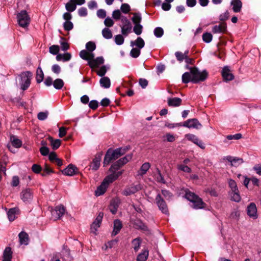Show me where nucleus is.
<instances>
[{"instance_id":"nucleus-57","label":"nucleus","mask_w":261,"mask_h":261,"mask_svg":"<svg viewBox=\"0 0 261 261\" xmlns=\"http://www.w3.org/2000/svg\"><path fill=\"white\" fill-rule=\"evenodd\" d=\"M104 24L107 27H111L114 25V22L111 17H108L105 19Z\"/></svg>"},{"instance_id":"nucleus-3","label":"nucleus","mask_w":261,"mask_h":261,"mask_svg":"<svg viewBox=\"0 0 261 261\" xmlns=\"http://www.w3.org/2000/svg\"><path fill=\"white\" fill-rule=\"evenodd\" d=\"M80 57L88 61V65L92 68L97 67L104 62V59L102 57H99L94 58V54L93 53H88L85 50H82L80 52Z\"/></svg>"},{"instance_id":"nucleus-50","label":"nucleus","mask_w":261,"mask_h":261,"mask_svg":"<svg viewBox=\"0 0 261 261\" xmlns=\"http://www.w3.org/2000/svg\"><path fill=\"white\" fill-rule=\"evenodd\" d=\"M163 34L164 30L162 28L157 27L154 30V34L158 38L161 37L163 35Z\"/></svg>"},{"instance_id":"nucleus-13","label":"nucleus","mask_w":261,"mask_h":261,"mask_svg":"<svg viewBox=\"0 0 261 261\" xmlns=\"http://www.w3.org/2000/svg\"><path fill=\"white\" fill-rule=\"evenodd\" d=\"M103 216V214L102 213H99L95 221L91 225L90 230L91 233H93L94 234H96L97 228L100 226V224L101 222Z\"/></svg>"},{"instance_id":"nucleus-25","label":"nucleus","mask_w":261,"mask_h":261,"mask_svg":"<svg viewBox=\"0 0 261 261\" xmlns=\"http://www.w3.org/2000/svg\"><path fill=\"white\" fill-rule=\"evenodd\" d=\"M230 5L232 6V10L234 12L238 13L241 11L242 3L240 0H231Z\"/></svg>"},{"instance_id":"nucleus-33","label":"nucleus","mask_w":261,"mask_h":261,"mask_svg":"<svg viewBox=\"0 0 261 261\" xmlns=\"http://www.w3.org/2000/svg\"><path fill=\"white\" fill-rule=\"evenodd\" d=\"M18 211V208L16 207L10 208L8 211L7 215L9 221H13L15 219L16 214Z\"/></svg>"},{"instance_id":"nucleus-21","label":"nucleus","mask_w":261,"mask_h":261,"mask_svg":"<svg viewBox=\"0 0 261 261\" xmlns=\"http://www.w3.org/2000/svg\"><path fill=\"white\" fill-rule=\"evenodd\" d=\"M120 203V200L118 198H114L111 201L109 209L112 214H115L117 213Z\"/></svg>"},{"instance_id":"nucleus-27","label":"nucleus","mask_w":261,"mask_h":261,"mask_svg":"<svg viewBox=\"0 0 261 261\" xmlns=\"http://www.w3.org/2000/svg\"><path fill=\"white\" fill-rule=\"evenodd\" d=\"M122 227L121 222L119 220H115L114 222V229L112 232V235L115 236L117 235Z\"/></svg>"},{"instance_id":"nucleus-47","label":"nucleus","mask_w":261,"mask_h":261,"mask_svg":"<svg viewBox=\"0 0 261 261\" xmlns=\"http://www.w3.org/2000/svg\"><path fill=\"white\" fill-rule=\"evenodd\" d=\"M213 38V36L210 33H205L202 35V39L204 42L210 43Z\"/></svg>"},{"instance_id":"nucleus-10","label":"nucleus","mask_w":261,"mask_h":261,"mask_svg":"<svg viewBox=\"0 0 261 261\" xmlns=\"http://www.w3.org/2000/svg\"><path fill=\"white\" fill-rule=\"evenodd\" d=\"M21 200L26 203H30L33 198V192L32 189L27 188L23 190L20 194Z\"/></svg>"},{"instance_id":"nucleus-51","label":"nucleus","mask_w":261,"mask_h":261,"mask_svg":"<svg viewBox=\"0 0 261 261\" xmlns=\"http://www.w3.org/2000/svg\"><path fill=\"white\" fill-rule=\"evenodd\" d=\"M59 46L57 45H53L49 47V51L53 55H57L59 51Z\"/></svg>"},{"instance_id":"nucleus-9","label":"nucleus","mask_w":261,"mask_h":261,"mask_svg":"<svg viewBox=\"0 0 261 261\" xmlns=\"http://www.w3.org/2000/svg\"><path fill=\"white\" fill-rule=\"evenodd\" d=\"M155 200L159 210L161 211L163 213L166 215H169V213L167 203L160 194H159L156 195Z\"/></svg>"},{"instance_id":"nucleus-31","label":"nucleus","mask_w":261,"mask_h":261,"mask_svg":"<svg viewBox=\"0 0 261 261\" xmlns=\"http://www.w3.org/2000/svg\"><path fill=\"white\" fill-rule=\"evenodd\" d=\"M130 45L132 47L136 46L138 48L141 49L144 46L145 42L142 38L138 37L136 41L130 42Z\"/></svg>"},{"instance_id":"nucleus-30","label":"nucleus","mask_w":261,"mask_h":261,"mask_svg":"<svg viewBox=\"0 0 261 261\" xmlns=\"http://www.w3.org/2000/svg\"><path fill=\"white\" fill-rule=\"evenodd\" d=\"M108 185L106 184L104 181L97 188L95 191V195L97 196H100L105 193L108 188Z\"/></svg>"},{"instance_id":"nucleus-63","label":"nucleus","mask_w":261,"mask_h":261,"mask_svg":"<svg viewBox=\"0 0 261 261\" xmlns=\"http://www.w3.org/2000/svg\"><path fill=\"white\" fill-rule=\"evenodd\" d=\"M78 14L80 16H86L87 15V10L85 7H82L78 10Z\"/></svg>"},{"instance_id":"nucleus-48","label":"nucleus","mask_w":261,"mask_h":261,"mask_svg":"<svg viewBox=\"0 0 261 261\" xmlns=\"http://www.w3.org/2000/svg\"><path fill=\"white\" fill-rule=\"evenodd\" d=\"M135 26L133 29L134 33L137 35H140L142 32L143 27L140 24H135Z\"/></svg>"},{"instance_id":"nucleus-38","label":"nucleus","mask_w":261,"mask_h":261,"mask_svg":"<svg viewBox=\"0 0 261 261\" xmlns=\"http://www.w3.org/2000/svg\"><path fill=\"white\" fill-rule=\"evenodd\" d=\"M132 26L130 22H128V24L124 25L121 27L122 34L125 36H127L130 32Z\"/></svg>"},{"instance_id":"nucleus-60","label":"nucleus","mask_w":261,"mask_h":261,"mask_svg":"<svg viewBox=\"0 0 261 261\" xmlns=\"http://www.w3.org/2000/svg\"><path fill=\"white\" fill-rule=\"evenodd\" d=\"M51 70L54 73L58 74L61 72V67L58 64H54L51 67Z\"/></svg>"},{"instance_id":"nucleus-20","label":"nucleus","mask_w":261,"mask_h":261,"mask_svg":"<svg viewBox=\"0 0 261 261\" xmlns=\"http://www.w3.org/2000/svg\"><path fill=\"white\" fill-rule=\"evenodd\" d=\"M227 31V25L225 23L222 22L219 25H216L212 28V32L215 34H224Z\"/></svg>"},{"instance_id":"nucleus-12","label":"nucleus","mask_w":261,"mask_h":261,"mask_svg":"<svg viewBox=\"0 0 261 261\" xmlns=\"http://www.w3.org/2000/svg\"><path fill=\"white\" fill-rule=\"evenodd\" d=\"M10 141L11 144H8L7 146L11 152L15 153V150L13 149V147L15 148H20L22 145V141L15 136L11 137Z\"/></svg>"},{"instance_id":"nucleus-35","label":"nucleus","mask_w":261,"mask_h":261,"mask_svg":"<svg viewBox=\"0 0 261 261\" xmlns=\"http://www.w3.org/2000/svg\"><path fill=\"white\" fill-rule=\"evenodd\" d=\"M44 73L40 67H38L36 71V79L38 83H40L43 80Z\"/></svg>"},{"instance_id":"nucleus-53","label":"nucleus","mask_w":261,"mask_h":261,"mask_svg":"<svg viewBox=\"0 0 261 261\" xmlns=\"http://www.w3.org/2000/svg\"><path fill=\"white\" fill-rule=\"evenodd\" d=\"M63 27L66 31H70L73 28V24L70 21H66L63 24Z\"/></svg>"},{"instance_id":"nucleus-42","label":"nucleus","mask_w":261,"mask_h":261,"mask_svg":"<svg viewBox=\"0 0 261 261\" xmlns=\"http://www.w3.org/2000/svg\"><path fill=\"white\" fill-rule=\"evenodd\" d=\"M102 35L107 39H111L113 36L111 31L108 28H105L102 30Z\"/></svg>"},{"instance_id":"nucleus-55","label":"nucleus","mask_w":261,"mask_h":261,"mask_svg":"<svg viewBox=\"0 0 261 261\" xmlns=\"http://www.w3.org/2000/svg\"><path fill=\"white\" fill-rule=\"evenodd\" d=\"M177 168H178V169L181 170L186 173H190L191 172V168L185 165H183V164L178 165L177 166Z\"/></svg>"},{"instance_id":"nucleus-40","label":"nucleus","mask_w":261,"mask_h":261,"mask_svg":"<svg viewBox=\"0 0 261 261\" xmlns=\"http://www.w3.org/2000/svg\"><path fill=\"white\" fill-rule=\"evenodd\" d=\"M86 48L88 53H92L96 49L95 43L92 41H89L86 44Z\"/></svg>"},{"instance_id":"nucleus-45","label":"nucleus","mask_w":261,"mask_h":261,"mask_svg":"<svg viewBox=\"0 0 261 261\" xmlns=\"http://www.w3.org/2000/svg\"><path fill=\"white\" fill-rule=\"evenodd\" d=\"M51 173H54L53 170L51 169L47 164H45L43 171L41 173L42 176H45Z\"/></svg>"},{"instance_id":"nucleus-64","label":"nucleus","mask_w":261,"mask_h":261,"mask_svg":"<svg viewBox=\"0 0 261 261\" xmlns=\"http://www.w3.org/2000/svg\"><path fill=\"white\" fill-rule=\"evenodd\" d=\"M97 15L99 18H104L106 17V11L103 9H99L97 11Z\"/></svg>"},{"instance_id":"nucleus-18","label":"nucleus","mask_w":261,"mask_h":261,"mask_svg":"<svg viewBox=\"0 0 261 261\" xmlns=\"http://www.w3.org/2000/svg\"><path fill=\"white\" fill-rule=\"evenodd\" d=\"M185 137L189 141L192 142L201 149H204L205 146L202 142L195 135L188 134L186 135Z\"/></svg>"},{"instance_id":"nucleus-15","label":"nucleus","mask_w":261,"mask_h":261,"mask_svg":"<svg viewBox=\"0 0 261 261\" xmlns=\"http://www.w3.org/2000/svg\"><path fill=\"white\" fill-rule=\"evenodd\" d=\"M141 189L140 185H132L126 187L122 192V194L124 196H128L134 194Z\"/></svg>"},{"instance_id":"nucleus-26","label":"nucleus","mask_w":261,"mask_h":261,"mask_svg":"<svg viewBox=\"0 0 261 261\" xmlns=\"http://www.w3.org/2000/svg\"><path fill=\"white\" fill-rule=\"evenodd\" d=\"M182 100L178 97L168 98L167 99V103L170 107H178L181 103Z\"/></svg>"},{"instance_id":"nucleus-61","label":"nucleus","mask_w":261,"mask_h":261,"mask_svg":"<svg viewBox=\"0 0 261 261\" xmlns=\"http://www.w3.org/2000/svg\"><path fill=\"white\" fill-rule=\"evenodd\" d=\"M121 12L119 10H116L113 12L112 17L116 20H118L121 17Z\"/></svg>"},{"instance_id":"nucleus-28","label":"nucleus","mask_w":261,"mask_h":261,"mask_svg":"<svg viewBox=\"0 0 261 261\" xmlns=\"http://www.w3.org/2000/svg\"><path fill=\"white\" fill-rule=\"evenodd\" d=\"M12 258V252L9 247L6 248L3 253V261H11Z\"/></svg>"},{"instance_id":"nucleus-6","label":"nucleus","mask_w":261,"mask_h":261,"mask_svg":"<svg viewBox=\"0 0 261 261\" xmlns=\"http://www.w3.org/2000/svg\"><path fill=\"white\" fill-rule=\"evenodd\" d=\"M19 76L21 80L20 81L21 89L24 91L27 90L30 85L32 73L31 72L28 71L22 72Z\"/></svg>"},{"instance_id":"nucleus-41","label":"nucleus","mask_w":261,"mask_h":261,"mask_svg":"<svg viewBox=\"0 0 261 261\" xmlns=\"http://www.w3.org/2000/svg\"><path fill=\"white\" fill-rule=\"evenodd\" d=\"M150 167V165L149 163L146 162L144 163L140 168V173L139 174L143 175L147 172Z\"/></svg>"},{"instance_id":"nucleus-2","label":"nucleus","mask_w":261,"mask_h":261,"mask_svg":"<svg viewBox=\"0 0 261 261\" xmlns=\"http://www.w3.org/2000/svg\"><path fill=\"white\" fill-rule=\"evenodd\" d=\"M129 149L128 147H120L115 150L110 148L107 151L103 160V166L108 165L111 161L116 160L124 154Z\"/></svg>"},{"instance_id":"nucleus-24","label":"nucleus","mask_w":261,"mask_h":261,"mask_svg":"<svg viewBox=\"0 0 261 261\" xmlns=\"http://www.w3.org/2000/svg\"><path fill=\"white\" fill-rule=\"evenodd\" d=\"M222 74L225 81H231L234 79L233 75L230 72V70L228 67H225L223 69Z\"/></svg>"},{"instance_id":"nucleus-49","label":"nucleus","mask_w":261,"mask_h":261,"mask_svg":"<svg viewBox=\"0 0 261 261\" xmlns=\"http://www.w3.org/2000/svg\"><path fill=\"white\" fill-rule=\"evenodd\" d=\"M140 49L138 48H133L130 52V56L134 58L138 57L140 54Z\"/></svg>"},{"instance_id":"nucleus-46","label":"nucleus","mask_w":261,"mask_h":261,"mask_svg":"<svg viewBox=\"0 0 261 261\" xmlns=\"http://www.w3.org/2000/svg\"><path fill=\"white\" fill-rule=\"evenodd\" d=\"M142 18L140 14L139 13H134V16L132 18L133 22L135 24H140Z\"/></svg>"},{"instance_id":"nucleus-59","label":"nucleus","mask_w":261,"mask_h":261,"mask_svg":"<svg viewBox=\"0 0 261 261\" xmlns=\"http://www.w3.org/2000/svg\"><path fill=\"white\" fill-rule=\"evenodd\" d=\"M175 57L177 59V60L180 62H181L183 61V60L185 59V57H184V55L182 54V53L180 51H176L175 53Z\"/></svg>"},{"instance_id":"nucleus-23","label":"nucleus","mask_w":261,"mask_h":261,"mask_svg":"<svg viewBox=\"0 0 261 261\" xmlns=\"http://www.w3.org/2000/svg\"><path fill=\"white\" fill-rule=\"evenodd\" d=\"M101 154H97L93 159L92 162L91 163L90 168L93 170H97L99 167L100 161H101Z\"/></svg>"},{"instance_id":"nucleus-19","label":"nucleus","mask_w":261,"mask_h":261,"mask_svg":"<svg viewBox=\"0 0 261 261\" xmlns=\"http://www.w3.org/2000/svg\"><path fill=\"white\" fill-rule=\"evenodd\" d=\"M63 174L67 176H73L78 172V169L77 167L72 164H69L67 168L62 171Z\"/></svg>"},{"instance_id":"nucleus-34","label":"nucleus","mask_w":261,"mask_h":261,"mask_svg":"<svg viewBox=\"0 0 261 261\" xmlns=\"http://www.w3.org/2000/svg\"><path fill=\"white\" fill-rule=\"evenodd\" d=\"M100 86L104 88H109L111 85L110 80L109 77L104 76L99 81Z\"/></svg>"},{"instance_id":"nucleus-43","label":"nucleus","mask_w":261,"mask_h":261,"mask_svg":"<svg viewBox=\"0 0 261 261\" xmlns=\"http://www.w3.org/2000/svg\"><path fill=\"white\" fill-rule=\"evenodd\" d=\"M49 140L50 141L51 145L53 149H58L61 145V141L59 139L54 140L53 138L49 137Z\"/></svg>"},{"instance_id":"nucleus-58","label":"nucleus","mask_w":261,"mask_h":261,"mask_svg":"<svg viewBox=\"0 0 261 261\" xmlns=\"http://www.w3.org/2000/svg\"><path fill=\"white\" fill-rule=\"evenodd\" d=\"M121 10L124 13H127L130 10V7L127 4H122L121 6Z\"/></svg>"},{"instance_id":"nucleus-44","label":"nucleus","mask_w":261,"mask_h":261,"mask_svg":"<svg viewBox=\"0 0 261 261\" xmlns=\"http://www.w3.org/2000/svg\"><path fill=\"white\" fill-rule=\"evenodd\" d=\"M65 8L67 11L73 12L76 9V6L74 5L73 2H72L71 0H69V2L67 3L65 5Z\"/></svg>"},{"instance_id":"nucleus-8","label":"nucleus","mask_w":261,"mask_h":261,"mask_svg":"<svg viewBox=\"0 0 261 261\" xmlns=\"http://www.w3.org/2000/svg\"><path fill=\"white\" fill-rule=\"evenodd\" d=\"M17 21L19 25L23 28H27L30 22V18L25 10L21 11L17 15Z\"/></svg>"},{"instance_id":"nucleus-37","label":"nucleus","mask_w":261,"mask_h":261,"mask_svg":"<svg viewBox=\"0 0 261 261\" xmlns=\"http://www.w3.org/2000/svg\"><path fill=\"white\" fill-rule=\"evenodd\" d=\"M64 83L61 79H57L53 82L54 87L57 90L61 89L64 86Z\"/></svg>"},{"instance_id":"nucleus-36","label":"nucleus","mask_w":261,"mask_h":261,"mask_svg":"<svg viewBox=\"0 0 261 261\" xmlns=\"http://www.w3.org/2000/svg\"><path fill=\"white\" fill-rule=\"evenodd\" d=\"M142 240L140 238H138L134 239L132 242L133 247L134 251L137 252L140 249Z\"/></svg>"},{"instance_id":"nucleus-17","label":"nucleus","mask_w":261,"mask_h":261,"mask_svg":"<svg viewBox=\"0 0 261 261\" xmlns=\"http://www.w3.org/2000/svg\"><path fill=\"white\" fill-rule=\"evenodd\" d=\"M123 172V170L118 171L117 172H112L111 174L105 177L103 181L109 185V184L113 182L121 176Z\"/></svg>"},{"instance_id":"nucleus-52","label":"nucleus","mask_w":261,"mask_h":261,"mask_svg":"<svg viewBox=\"0 0 261 261\" xmlns=\"http://www.w3.org/2000/svg\"><path fill=\"white\" fill-rule=\"evenodd\" d=\"M124 38L121 35H117L115 37V42L117 45H122L124 42Z\"/></svg>"},{"instance_id":"nucleus-14","label":"nucleus","mask_w":261,"mask_h":261,"mask_svg":"<svg viewBox=\"0 0 261 261\" xmlns=\"http://www.w3.org/2000/svg\"><path fill=\"white\" fill-rule=\"evenodd\" d=\"M182 126L188 128H193L199 129L201 127V124L199 123L197 119H189L185 121L182 124Z\"/></svg>"},{"instance_id":"nucleus-1","label":"nucleus","mask_w":261,"mask_h":261,"mask_svg":"<svg viewBox=\"0 0 261 261\" xmlns=\"http://www.w3.org/2000/svg\"><path fill=\"white\" fill-rule=\"evenodd\" d=\"M208 73L204 70L200 71L196 67L190 68V72H185L182 75V82L185 84L190 82L197 83L204 81L207 77Z\"/></svg>"},{"instance_id":"nucleus-16","label":"nucleus","mask_w":261,"mask_h":261,"mask_svg":"<svg viewBox=\"0 0 261 261\" xmlns=\"http://www.w3.org/2000/svg\"><path fill=\"white\" fill-rule=\"evenodd\" d=\"M247 214L248 216L253 219H256L258 217L257 208L254 203H251L247 207Z\"/></svg>"},{"instance_id":"nucleus-29","label":"nucleus","mask_w":261,"mask_h":261,"mask_svg":"<svg viewBox=\"0 0 261 261\" xmlns=\"http://www.w3.org/2000/svg\"><path fill=\"white\" fill-rule=\"evenodd\" d=\"M18 236L20 244L25 245L28 244L29 236L26 232L24 231H21V232L19 233Z\"/></svg>"},{"instance_id":"nucleus-62","label":"nucleus","mask_w":261,"mask_h":261,"mask_svg":"<svg viewBox=\"0 0 261 261\" xmlns=\"http://www.w3.org/2000/svg\"><path fill=\"white\" fill-rule=\"evenodd\" d=\"M107 72V69L105 66H102L97 71V74L100 76H103L105 75Z\"/></svg>"},{"instance_id":"nucleus-5","label":"nucleus","mask_w":261,"mask_h":261,"mask_svg":"<svg viewBox=\"0 0 261 261\" xmlns=\"http://www.w3.org/2000/svg\"><path fill=\"white\" fill-rule=\"evenodd\" d=\"M228 184L230 189L229 195L230 196L231 200L239 202L240 201L241 198L236 182L234 180L230 179L229 180Z\"/></svg>"},{"instance_id":"nucleus-22","label":"nucleus","mask_w":261,"mask_h":261,"mask_svg":"<svg viewBox=\"0 0 261 261\" xmlns=\"http://www.w3.org/2000/svg\"><path fill=\"white\" fill-rule=\"evenodd\" d=\"M133 225L134 228L137 229L141 230L143 231H148L147 226L140 219H136L134 221Z\"/></svg>"},{"instance_id":"nucleus-11","label":"nucleus","mask_w":261,"mask_h":261,"mask_svg":"<svg viewBox=\"0 0 261 261\" xmlns=\"http://www.w3.org/2000/svg\"><path fill=\"white\" fill-rule=\"evenodd\" d=\"M65 213V208L63 205L57 206L51 211V219L54 220L60 219Z\"/></svg>"},{"instance_id":"nucleus-32","label":"nucleus","mask_w":261,"mask_h":261,"mask_svg":"<svg viewBox=\"0 0 261 261\" xmlns=\"http://www.w3.org/2000/svg\"><path fill=\"white\" fill-rule=\"evenodd\" d=\"M149 252L148 250L147 249L143 250L142 251L139 253L137 257L136 260L137 261H145L148 256Z\"/></svg>"},{"instance_id":"nucleus-39","label":"nucleus","mask_w":261,"mask_h":261,"mask_svg":"<svg viewBox=\"0 0 261 261\" xmlns=\"http://www.w3.org/2000/svg\"><path fill=\"white\" fill-rule=\"evenodd\" d=\"M156 172H157V173L156 174H155V175H154V177H155L156 181L158 182L165 184L166 181H165L164 177L162 175L160 170L158 168L156 169Z\"/></svg>"},{"instance_id":"nucleus-56","label":"nucleus","mask_w":261,"mask_h":261,"mask_svg":"<svg viewBox=\"0 0 261 261\" xmlns=\"http://www.w3.org/2000/svg\"><path fill=\"white\" fill-rule=\"evenodd\" d=\"M48 115V112H39L37 115V118L39 120L43 121L45 120Z\"/></svg>"},{"instance_id":"nucleus-54","label":"nucleus","mask_w":261,"mask_h":261,"mask_svg":"<svg viewBox=\"0 0 261 261\" xmlns=\"http://www.w3.org/2000/svg\"><path fill=\"white\" fill-rule=\"evenodd\" d=\"M243 163V160L242 158H235L232 159V166L237 167Z\"/></svg>"},{"instance_id":"nucleus-7","label":"nucleus","mask_w":261,"mask_h":261,"mask_svg":"<svg viewBox=\"0 0 261 261\" xmlns=\"http://www.w3.org/2000/svg\"><path fill=\"white\" fill-rule=\"evenodd\" d=\"M132 158V154H129L126 155L125 156L119 159L118 161L115 162L110 168L109 171L111 172H117L122 166L126 164Z\"/></svg>"},{"instance_id":"nucleus-4","label":"nucleus","mask_w":261,"mask_h":261,"mask_svg":"<svg viewBox=\"0 0 261 261\" xmlns=\"http://www.w3.org/2000/svg\"><path fill=\"white\" fill-rule=\"evenodd\" d=\"M185 197L192 203L191 206L194 209H202L206 206V204L203 201L202 198L188 189L185 190Z\"/></svg>"}]
</instances>
